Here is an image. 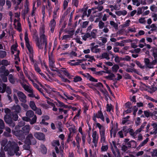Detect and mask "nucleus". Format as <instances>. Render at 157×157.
<instances>
[{
  "mask_svg": "<svg viewBox=\"0 0 157 157\" xmlns=\"http://www.w3.org/2000/svg\"><path fill=\"white\" fill-rule=\"evenodd\" d=\"M4 149L5 151H8V154L10 156L14 155V154L17 156H19L21 154L17 144L14 142L9 141Z\"/></svg>",
  "mask_w": 157,
  "mask_h": 157,
  "instance_id": "nucleus-1",
  "label": "nucleus"
},
{
  "mask_svg": "<svg viewBox=\"0 0 157 157\" xmlns=\"http://www.w3.org/2000/svg\"><path fill=\"white\" fill-rule=\"evenodd\" d=\"M26 115L30 118L33 117L30 122V124H33L36 123V121L37 117L34 114V112L32 110H29L26 113Z\"/></svg>",
  "mask_w": 157,
  "mask_h": 157,
  "instance_id": "nucleus-2",
  "label": "nucleus"
},
{
  "mask_svg": "<svg viewBox=\"0 0 157 157\" xmlns=\"http://www.w3.org/2000/svg\"><path fill=\"white\" fill-rule=\"evenodd\" d=\"M25 141L26 144L29 145H35L36 143V140L32 133L29 134L26 137Z\"/></svg>",
  "mask_w": 157,
  "mask_h": 157,
  "instance_id": "nucleus-3",
  "label": "nucleus"
},
{
  "mask_svg": "<svg viewBox=\"0 0 157 157\" xmlns=\"http://www.w3.org/2000/svg\"><path fill=\"white\" fill-rule=\"evenodd\" d=\"M11 115L6 114L4 117V120L7 124L11 127H14L15 125V122L13 121Z\"/></svg>",
  "mask_w": 157,
  "mask_h": 157,
  "instance_id": "nucleus-4",
  "label": "nucleus"
},
{
  "mask_svg": "<svg viewBox=\"0 0 157 157\" xmlns=\"http://www.w3.org/2000/svg\"><path fill=\"white\" fill-rule=\"evenodd\" d=\"M13 134L16 136L20 140H23L25 138V136L21 130L12 131Z\"/></svg>",
  "mask_w": 157,
  "mask_h": 157,
  "instance_id": "nucleus-5",
  "label": "nucleus"
},
{
  "mask_svg": "<svg viewBox=\"0 0 157 157\" xmlns=\"http://www.w3.org/2000/svg\"><path fill=\"white\" fill-rule=\"evenodd\" d=\"M44 29L43 27H42L40 29V41H43L44 43H47V38L45 34Z\"/></svg>",
  "mask_w": 157,
  "mask_h": 157,
  "instance_id": "nucleus-6",
  "label": "nucleus"
},
{
  "mask_svg": "<svg viewBox=\"0 0 157 157\" xmlns=\"http://www.w3.org/2000/svg\"><path fill=\"white\" fill-rule=\"evenodd\" d=\"M17 94L19 97V99L21 101L24 103L27 102L26 100V96L23 92L21 91H18Z\"/></svg>",
  "mask_w": 157,
  "mask_h": 157,
  "instance_id": "nucleus-7",
  "label": "nucleus"
},
{
  "mask_svg": "<svg viewBox=\"0 0 157 157\" xmlns=\"http://www.w3.org/2000/svg\"><path fill=\"white\" fill-rule=\"evenodd\" d=\"M2 86V93H4L5 91L8 94H10L12 93V90L10 87L9 86H7L6 84L3 83Z\"/></svg>",
  "mask_w": 157,
  "mask_h": 157,
  "instance_id": "nucleus-8",
  "label": "nucleus"
},
{
  "mask_svg": "<svg viewBox=\"0 0 157 157\" xmlns=\"http://www.w3.org/2000/svg\"><path fill=\"white\" fill-rule=\"evenodd\" d=\"M34 136L37 139L40 140H45V135L42 132H36L34 134Z\"/></svg>",
  "mask_w": 157,
  "mask_h": 157,
  "instance_id": "nucleus-9",
  "label": "nucleus"
},
{
  "mask_svg": "<svg viewBox=\"0 0 157 157\" xmlns=\"http://www.w3.org/2000/svg\"><path fill=\"white\" fill-rule=\"evenodd\" d=\"M36 45L39 49H42L43 48L44 46V48L45 51L47 50V43H44L43 41H38L36 43Z\"/></svg>",
  "mask_w": 157,
  "mask_h": 157,
  "instance_id": "nucleus-10",
  "label": "nucleus"
},
{
  "mask_svg": "<svg viewBox=\"0 0 157 157\" xmlns=\"http://www.w3.org/2000/svg\"><path fill=\"white\" fill-rule=\"evenodd\" d=\"M92 136L93 138V142L95 146L96 147L98 139V136L97 135L96 131H94L93 132Z\"/></svg>",
  "mask_w": 157,
  "mask_h": 157,
  "instance_id": "nucleus-11",
  "label": "nucleus"
},
{
  "mask_svg": "<svg viewBox=\"0 0 157 157\" xmlns=\"http://www.w3.org/2000/svg\"><path fill=\"white\" fill-rule=\"evenodd\" d=\"M11 109L13 112L16 113H20L21 111V108L18 105H14L11 107Z\"/></svg>",
  "mask_w": 157,
  "mask_h": 157,
  "instance_id": "nucleus-12",
  "label": "nucleus"
},
{
  "mask_svg": "<svg viewBox=\"0 0 157 157\" xmlns=\"http://www.w3.org/2000/svg\"><path fill=\"white\" fill-rule=\"evenodd\" d=\"M24 135H26L29 133L30 130L29 125H26L22 127L21 129Z\"/></svg>",
  "mask_w": 157,
  "mask_h": 157,
  "instance_id": "nucleus-13",
  "label": "nucleus"
},
{
  "mask_svg": "<svg viewBox=\"0 0 157 157\" xmlns=\"http://www.w3.org/2000/svg\"><path fill=\"white\" fill-rule=\"evenodd\" d=\"M144 62L146 67H148L149 68H153V66H152L151 63L150 62L149 59L145 58L144 59Z\"/></svg>",
  "mask_w": 157,
  "mask_h": 157,
  "instance_id": "nucleus-14",
  "label": "nucleus"
},
{
  "mask_svg": "<svg viewBox=\"0 0 157 157\" xmlns=\"http://www.w3.org/2000/svg\"><path fill=\"white\" fill-rule=\"evenodd\" d=\"M21 85L25 90L28 92L29 93H32L33 91V89L31 87L26 84L21 83Z\"/></svg>",
  "mask_w": 157,
  "mask_h": 157,
  "instance_id": "nucleus-15",
  "label": "nucleus"
},
{
  "mask_svg": "<svg viewBox=\"0 0 157 157\" xmlns=\"http://www.w3.org/2000/svg\"><path fill=\"white\" fill-rule=\"evenodd\" d=\"M56 25V22L54 19H53L51 20L49 24V26L51 28V30L52 32H53Z\"/></svg>",
  "mask_w": 157,
  "mask_h": 157,
  "instance_id": "nucleus-16",
  "label": "nucleus"
},
{
  "mask_svg": "<svg viewBox=\"0 0 157 157\" xmlns=\"http://www.w3.org/2000/svg\"><path fill=\"white\" fill-rule=\"evenodd\" d=\"M8 79L9 82L12 84H14L16 80V79L12 74H10L9 75Z\"/></svg>",
  "mask_w": 157,
  "mask_h": 157,
  "instance_id": "nucleus-17",
  "label": "nucleus"
},
{
  "mask_svg": "<svg viewBox=\"0 0 157 157\" xmlns=\"http://www.w3.org/2000/svg\"><path fill=\"white\" fill-rule=\"evenodd\" d=\"M95 117L98 118H101L103 121H104V118L102 113L101 111H99L98 113L96 114L95 115Z\"/></svg>",
  "mask_w": 157,
  "mask_h": 157,
  "instance_id": "nucleus-18",
  "label": "nucleus"
},
{
  "mask_svg": "<svg viewBox=\"0 0 157 157\" xmlns=\"http://www.w3.org/2000/svg\"><path fill=\"white\" fill-rule=\"evenodd\" d=\"M31 81L33 82V86L36 87L41 93H42L44 95V94L43 93V90L41 88H40L39 86L36 83L34 82V81L33 80H31Z\"/></svg>",
  "mask_w": 157,
  "mask_h": 157,
  "instance_id": "nucleus-19",
  "label": "nucleus"
},
{
  "mask_svg": "<svg viewBox=\"0 0 157 157\" xmlns=\"http://www.w3.org/2000/svg\"><path fill=\"white\" fill-rule=\"evenodd\" d=\"M127 11L126 10H124L122 11H116L115 13L119 16H120L121 15L124 16L127 14Z\"/></svg>",
  "mask_w": 157,
  "mask_h": 157,
  "instance_id": "nucleus-20",
  "label": "nucleus"
},
{
  "mask_svg": "<svg viewBox=\"0 0 157 157\" xmlns=\"http://www.w3.org/2000/svg\"><path fill=\"white\" fill-rule=\"evenodd\" d=\"M29 105L31 109L35 111V110H36L37 107H36L35 103L34 101H30Z\"/></svg>",
  "mask_w": 157,
  "mask_h": 157,
  "instance_id": "nucleus-21",
  "label": "nucleus"
},
{
  "mask_svg": "<svg viewBox=\"0 0 157 157\" xmlns=\"http://www.w3.org/2000/svg\"><path fill=\"white\" fill-rule=\"evenodd\" d=\"M40 148L42 153L44 154H46L47 152V149L44 145L41 144L40 145Z\"/></svg>",
  "mask_w": 157,
  "mask_h": 157,
  "instance_id": "nucleus-22",
  "label": "nucleus"
},
{
  "mask_svg": "<svg viewBox=\"0 0 157 157\" xmlns=\"http://www.w3.org/2000/svg\"><path fill=\"white\" fill-rule=\"evenodd\" d=\"M101 136V142H105V132H104V130L102 131L100 133Z\"/></svg>",
  "mask_w": 157,
  "mask_h": 157,
  "instance_id": "nucleus-23",
  "label": "nucleus"
},
{
  "mask_svg": "<svg viewBox=\"0 0 157 157\" xmlns=\"http://www.w3.org/2000/svg\"><path fill=\"white\" fill-rule=\"evenodd\" d=\"M26 46L30 53L33 54V49L32 47L30 46L29 43H26Z\"/></svg>",
  "mask_w": 157,
  "mask_h": 157,
  "instance_id": "nucleus-24",
  "label": "nucleus"
},
{
  "mask_svg": "<svg viewBox=\"0 0 157 157\" xmlns=\"http://www.w3.org/2000/svg\"><path fill=\"white\" fill-rule=\"evenodd\" d=\"M101 57L102 59H105L107 60L110 59V58L109 57V54L108 52H104L101 55Z\"/></svg>",
  "mask_w": 157,
  "mask_h": 157,
  "instance_id": "nucleus-25",
  "label": "nucleus"
},
{
  "mask_svg": "<svg viewBox=\"0 0 157 157\" xmlns=\"http://www.w3.org/2000/svg\"><path fill=\"white\" fill-rule=\"evenodd\" d=\"M110 24L115 29H118V24L117 23L115 22L114 21H111L110 22Z\"/></svg>",
  "mask_w": 157,
  "mask_h": 157,
  "instance_id": "nucleus-26",
  "label": "nucleus"
},
{
  "mask_svg": "<svg viewBox=\"0 0 157 157\" xmlns=\"http://www.w3.org/2000/svg\"><path fill=\"white\" fill-rule=\"evenodd\" d=\"M90 50L92 52L95 53H99L101 50V49L95 48L93 47L90 48Z\"/></svg>",
  "mask_w": 157,
  "mask_h": 157,
  "instance_id": "nucleus-27",
  "label": "nucleus"
},
{
  "mask_svg": "<svg viewBox=\"0 0 157 157\" xmlns=\"http://www.w3.org/2000/svg\"><path fill=\"white\" fill-rule=\"evenodd\" d=\"M148 141V138H147L146 139L144 140L143 142H142L140 145L138 146L137 147V149H139L141 147H142Z\"/></svg>",
  "mask_w": 157,
  "mask_h": 157,
  "instance_id": "nucleus-28",
  "label": "nucleus"
},
{
  "mask_svg": "<svg viewBox=\"0 0 157 157\" xmlns=\"http://www.w3.org/2000/svg\"><path fill=\"white\" fill-rule=\"evenodd\" d=\"M69 130L70 132L69 134L71 135L72 136H73V133H74L76 132V129H75V127L74 126L73 127L70 128Z\"/></svg>",
  "mask_w": 157,
  "mask_h": 157,
  "instance_id": "nucleus-29",
  "label": "nucleus"
},
{
  "mask_svg": "<svg viewBox=\"0 0 157 157\" xmlns=\"http://www.w3.org/2000/svg\"><path fill=\"white\" fill-rule=\"evenodd\" d=\"M96 126H97L100 130V133L101 132L102 130H104V132H105V129L103 126H102L99 123H97L96 124Z\"/></svg>",
  "mask_w": 157,
  "mask_h": 157,
  "instance_id": "nucleus-30",
  "label": "nucleus"
},
{
  "mask_svg": "<svg viewBox=\"0 0 157 157\" xmlns=\"http://www.w3.org/2000/svg\"><path fill=\"white\" fill-rule=\"evenodd\" d=\"M126 71L128 72H134L136 73H137L138 71L134 68H128L126 70Z\"/></svg>",
  "mask_w": 157,
  "mask_h": 157,
  "instance_id": "nucleus-31",
  "label": "nucleus"
},
{
  "mask_svg": "<svg viewBox=\"0 0 157 157\" xmlns=\"http://www.w3.org/2000/svg\"><path fill=\"white\" fill-rule=\"evenodd\" d=\"M11 115V116L12 117V120H13L15 121H17L18 118V116L17 114H14L12 112V113H11L10 114Z\"/></svg>",
  "mask_w": 157,
  "mask_h": 157,
  "instance_id": "nucleus-32",
  "label": "nucleus"
},
{
  "mask_svg": "<svg viewBox=\"0 0 157 157\" xmlns=\"http://www.w3.org/2000/svg\"><path fill=\"white\" fill-rule=\"evenodd\" d=\"M6 55V52L4 51L0 50V57L2 58H4Z\"/></svg>",
  "mask_w": 157,
  "mask_h": 157,
  "instance_id": "nucleus-33",
  "label": "nucleus"
},
{
  "mask_svg": "<svg viewBox=\"0 0 157 157\" xmlns=\"http://www.w3.org/2000/svg\"><path fill=\"white\" fill-rule=\"evenodd\" d=\"M54 62V61L53 59L50 58L49 56V65L50 67L52 68L53 67Z\"/></svg>",
  "mask_w": 157,
  "mask_h": 157,
  "instance_id": "nucleus-34",
  "label": "nucleus"
},
{
  "mask_svg": "<svg viewBox=\"0 0 157 157\" xmlns=\"http://www.w3.org/2000/svg\"><path fill=\"white\" fill-rule=\"evenodd\" d=\"M10 63L7 60L3 59L2 61V63H0V65H2L5 66H7L9 65Z\"/></svg>",
  "mask_w": 157,
  "mask_h": 157,
  "instance_id": "nucleus-35",
  "label": "nucleus"
},
{
  "mask_svg": "<svg viewBox=\"0 0 157 157\" xmlns=\"http://www.w3.org/2000/svg\"><path fill=\"white\" fill-rule=\"evenodd\" d=\"M5 128V123L3 120L0 119V129H3Z\"/></svg>",
  "mask_w": 157,
  "mask_h": 157,
  "instance_id": "nucleus-36",
  "label": "nucleus"
},
{
  "mask_svg": "<svg viewBox=\"0 0 157 157\" xmlns=\"http://www.w3.org/2000/svg\"><path fill=\"white\" fill-rule=\"evenodd\" d=\"M98 27L100 29H102L105 27V24L101 21H100L98 23Z\"/></svg>",
  "mask_w": 157,
  "mask_h": 157,
  "instance_id": "nucleus-37",
  "label": "nucleus"
},
{
  "mask_svg": "<svg viewBox=\"0 0 157 157\" xmlns=\"http://www.w3.org/2000/svg\"><path fill=\"white\" fill-rule=\"evenodd\" d=\"M115 77V76L114 74L113 73H111L110 75L105 77V78L107 79H109V80H112L113 79V78H112Z\"/></svg>",
  "mask_w": 157,
  "mask_h": 157,
  "instance_id": "nucleus-38",
  "label": "nucleus"
},
{
  "mask_svg": "<svg viewBox=\"0 0 157 157\" xmlns=\"http://www.w3.org/2000/svg\"><path fill=\"white\" fill-rule=\"evenodd\" d=\"M119 68V66L117 65H115L112 67V70L114 72H117Z\"/></svg>",
  "mask_w": 157,
  "mask_h": 157,
  "instance_id": "nucleus-39",
  "label": "nucleus"
},
{
  "mask_svg": "<svg viewBox=\"0 0 157 157\" xmlns=\"http://www.w3.org/2000/svg\"><path fill=\"white\" fill-rule=\"evenodd\" d=\"M151 31H157V27L155 24H152L151 25Z\"/></svg>",
  "mask_w": 157,
  "mask_h": 157,
  "instance_id": "nucleus-40",
  "label": "nucleus"
},
{
  "mask_svg": "<svg viewBox=\"0 0 157 157\" xmlns=\"http://www.w3.org/2000/svg\"><path fill=\"white\" fill-rule=\"evenodd\" d=\"M87 75L88 76L89 78V79L91 81L97 82H98L97 79H95L94 78L91 76L89 74H87Z\"/></svg>",
  "mask_w": 157,
  "mask_h": 157,
  "instance_id": "nucleus-41",
  "label": "nucleus"
},
{
  "mask_svg": "<svg viewBox=\"0 0 157 157\" xmlns=\"http://www.w3.org/2000/svg\"><path fill=\"white\" fill-rule=\"evenodd\" d=\"M128 132L131 136H132L134 138H135V137L136 135V134L135 133V132H134L133 129H131L129 130Z\"/></svg>",
  "mask_w": 157,
  "mask_h": 157,
  "instance_id": "nucleus-42",
  "label": "nucleus"
},
{
  "mask_svg": "<svg viewBox=\"0 0 157 157\" xmlns=\"http://www.w3.org/2000/svg\"><path fill=\"white\" fill-rule=\"evenodd\" d=\"M144 113L145 116L147 117H148L150 116H152L153 115L152 113H149V112L147 111H144Z\"/></svg>",
  "mask_w": 157,
  "mask_h": 157,
  "instance_id": "nucleus-43",
  "label": "nucleus"
},
{
  "mask_svg": "<svg viewBox=\"0 0 157 157\" xmlns=\"http://www.w3.org/2000/svg\"><path fill=\"white\" fill-rule=\"evenodd\" d=\"M7 140L6 139H4L2 140L1 142V144L2 146L4 147L5 146L7 142Z\"/></svg>",
  "mask_w": 157,
  "mask_h": 157,
  "instance_id": "nucleus-44",
  "label": "nucleus"
},
{
  "mask_svg": "<svg viewBox=\"0 0 157 157\" xmlns=\"http://www.w3.org/2000/svg\"><path fill=\"white\" fill-rule=\"evenodd\" d=\"M136 64L141 69H144L145 67V66H142V65L140 63V62L138 61H136Z\"/></svg>",
  "mask_w": 157,
  "mask_h": 157,
  "instance_id": "nucleus-45",
  "label": "nucleus"
},
{
  "mask_svg": "<svg viewBox=\"0 0 157 157\" xmlns=\"http://www.w3.org/2000/svg\"><path fill=\"white\" fill-rule=\"evenodd\" d=\"M82 80V78L79 76H76L74 78V81L75 82H77L78 81H80Z\"/></svg>",
  "mask_w": 157,
  "mask_h": 157,
  "instance_id": "nucleus-46",
  "label": "nucleus"
},
{
  "mask_svg": "<svg viewBox=\"0 0 157 157\" xmlns=\"http://www.w3.org/2000/svg\"><path fill=\"white\" fill-rule=\"evenodd\" d=\"M6 76L3 75H2L1 76L2 79L4 82H6L7 81V78Z\"/></svg>",
  "mask_w": 157,
  "mask_h": 157,
  "instance_id": "nucleus-47",
  "label": "nucleus"
},
{
  "mask_svg": "<svg viewBox=\"0 0 157 157\" xmlns=\"http://www.w3.org/2000/svg\"><path fill=\"white\" fill-rule=\"evenodd\" d=\"M25 41L26 44L27 43H29V38L28 37V34L27 32L26 31L25 33Z\"/></svg>",
  "mask_w": 157,
  "mask_h": 157,
  "instance_id": "nucleus-48",
  "label": "nucleus"
},
{
  "mask_svg": "<svg viewBox=\"0 0 157 157\" xmlns=\"http://www.w3.org/2000/svg\"><path fill=\"white\" fill-rule=\"evenodd\" d=\"M90 37L92 36V37L93 38L95 39L96 38V36L94 30L91 31L90 33Z\"/></svg>",
  "mask_w": 157,
  "mask_h": 157,
  "instance_id": "nucleus-49",
  "label": "nucleus"
},
{
  "mask_svg": "<svg viewBox=\"0 0 157 157\" xmlns=\"http://www.w3.org/2000/svg\"><path fill=\"white\" fill-rule=\"evenodd\" d=\"M22 119L24 121H29L30 122L31 121V119L27 116L22 117Z\"/></svg>",
  "mask_w": 157,
  "mask_h": 157,
  "instance_id": "nucleus-50",
  "label": "nucleus"
},
{
  "mask_svg": "<svg viewBox=\"0 0 157 157\" xmlns=\"http://www.w3.org/2000/svg\"><path fill=\"white\" fill-rule=\"evenodd\" d=\"M29 144H24L23 146V148L24 149L29 150L30 149V146Z\"/></svg>",
  "mask_w": 157,
  "mask_h": 157,
  "instance_id": "nucleus-51",
  "label": "nucleus"
},
{
  "mask_svg": "<svg viewBox=\"0 0 157 157\" xmlns=\"http://www.w3.org/2000/svg\"><path fill=\"white\" fill-rule=\"evenodd\" d=\"M34 38L35 39V41H36V43L38 41L40 40L37 34L36 33H35L34 34Z\"/></svg>",
  "mask_w": 157,
  "mask_h": 157,
  "instance_id": "nucleus-52",
  "label": "nucleus"
},
{
  "mask_svg": "<svg viewBox=\"0 0 157 157\" xmlns=\"http://www.w3.org/2000/svg\"><path fill=\"white\" fill-rule=\"evenodd\" d=\"M128 149V148L127 147V146H126V145H122L121 147V150L124 152H125Z\"/></svg>",
  "mask_w": 157,
  "mask_h": 157,
  "instance_id": "nucleus-53",
  "label": "nucleus"
},
{
  "mask_svg": "<svg viewBox=\"0 0 157 157\" xmlns=\"http://www.w3.org/2000/svg\"><path fill=\"white\" fill-rule=\"evenodd\" d=\"M78 0H72V4L76 7H77L78 5Z\"/></svg>",
  "mask_w": 157,
  "mask_h": 157,
  "instance_id": "nucleus-54",
  "label": "nucleus"
},
{
  "mask_svg": "<svg viewBox=\"0 0 157 157\" xmlns=\"http://www.w3.org/2000/svg\"><path fill=\"white\" fill-rule=\"evenodd\" d=\"M5 113L6 114H10V115L11 113H12V112H11L10 110L8 108H6L5 109Z\"/></svg>",
  "mask_w": 157,
  "mask_h": 157,
  "instance_id": "nucleus-55",
  "label": "nucleus"
},
{
  "mask_svg": "<svg viewBox=\"0 0 157 157\" xmlns=\"http://www.w3.org/2000/svg\"><path fill=\"white\" fill-rule=\"evenodd\" d=\"M108 148L107 145L103 146L101 147V150L102 151H106Z\"/></svg>",
  "mask_w": 157,
  "mask_h": 157,
  "instance_id": "nucleus-56",
  "label": "nucleus"
},
{
  "mask_svg": "<svg viewBox=\"0 0 157 157\" xmlns=\"http://www.w3.org/2000/svg\"><path fill=\"white\" fill-rule=\"evenodd\" d=\"M131 59V57L128 56H127L124 58L122 59L123 60H126L127 61H129Z\"/></svg>",
  "mask_w": 157,
  "mask_h": 157,
  "instance_id": "nucleus-57",
  "label": "nucleus"
},
{
  "mask_svg": "<svg viewBox=\"0 0 157 157\" xmlns=\"http://www.w3.org/2000/svg\"><path fill=\"white\" fill-rule=\"evenodd\" d=\"M89 21H86L84 22L82 25V28H85L88 25Z\"/></svg>",
  "mask_w": 157,
  "mask_h": 157,
  "instance_id": "nucleus-58",
  "label": "nucleus"
},
{
  "mask_svg": "<svg viewBox=\"0 0 157 157\" xmlns=\"http://www.w3.org/2000/svg\"><path fill=\"white\" fill-rule=\"evenodd\" d=\"M140 118L139 117L137 118L136 120L135 121V123L137 126L139 125L140 123Z\"/></svg>",
  "mask_w": 157,
  "mask_h": 157,
  "instance_id": "nucleus-59",
  "label": "nucleus"
},
{
  "mask_svg": "<svg viewBox=\"0 0 157 157\" xmlns=\"http://www.w3.org/2000/svg\"><path fill=\"white\" fill-rule=\"evenodd\" d=\"M58 102L59 104H58L57 103H56V105L60 107H63L64 105V104L63 103L60 102L59 101H58Z\"/></svg>",
  "mask_w": 157,
  "mask_h": 157,
  "instance_id": "nucleus-60",
  "label": "nucleus"
},
{
  "mask_svg": "<svg viewBox=\"0 0 157 157\" xmlns=\"http://www.w3.org/2000/svg\"><path fill=\"white\" fill-rule=\"evenodd\" d=\"M13 98L15 101V103L16 104H17L19 102V101L17 98L16 94H14L13 95Z\"/></svg>",
  "mask_w": 157,
  "mask_h": 157,
  "instance_id": "nucleus-61",
  "label": "nucleus"
},
{
  "mask_svg": "<svg viewBox=\"0 0 157 157\" xmlns=\"http://www.w3.org/2000/svg\"><path fill=\"white\" fill-rule=\"evenodd\" d=\"M35 111H36V113H37L38 114L40 115L42 114L41 111L40 109L36 108V109Z\"/></svg>",
  "mask_w": 157,
  "mask_h": 157,
  "instance_id": "nucleus-62",
  "label": "nucleus"
},
{
  "mask_svg": "<svg viewBox=\"0 0 157 157\" xmlns=\"http://www.w3.org/2000/svg\"><path fill=\"white\" fill-rule=\"evenodd\" d=\"M131 103L130 102H128L125 104V106L126 108L128 109L131 108Z\"/></svg>",
  "mask_w": 157,
  "mask_h": 157,
  "instance_id": "nucleus-63",
  "label": "nucleus"
},
{
  "mask_svg": "<svg viewBox=\"0 0 157 157\" xmlns=\"http://www.w3.org/2000/svg\"><path fill=\"white\" fill-rule=\"evenodd\" d=\"M25 124V123L24 121H21L18 124V126L19 127H21L24 126Z\"/></svg>",
  "mask_w": 157,
  "mask_h": 157,
  "instance_id": "nucleus-64",
  "label": "nucleus"
}]
</instances>
